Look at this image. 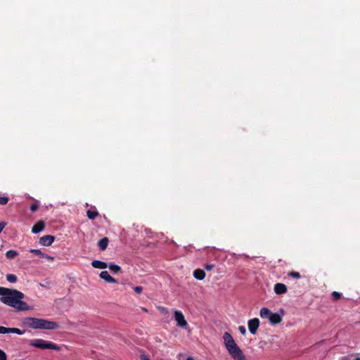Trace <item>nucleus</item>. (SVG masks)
<instances>
[{
	"label": "nucleus",
	"mask_w": 360,
	"mask_h": 360,
	"mask_svg": "<svg viewBox=\"0 0 360 360\" xmlns=\"http://www.w3.org/2000/svg\"><path fill=\"white\" fill-rule=\"evenodd\" d=\"M0 300L4 304L13 307L18 311L32 310V307L22 301L25 295L15 289L0 287Z\"/></svg>",
	"instance_id": "1"
},
{
	"label": "nucleus",
	"mask_w": 360,
	"mask_h": 360,
	"mask_svg": "<svg viewBox=\"0 0 360 360\" xmlns=\"http://www.w3.org/2000/svg\"><path fill=\"white\" fill-rule=\"evenodd\" d=\"M22 323L32 329L55 330L59 328V324L55 321L34 317L25 318Z\"/></svg>",
	"instance_id": "2"
},
{
	"label": "nucleus",
	"mask_w": 360,
	"mask_h": 360,
	"mask_svg": "<svg viewBox=\"0 0 360 360\" xmlns=\"http://www.w3.org/2000/svg\"><path fill=\"white\" fill-rule=\"evenodd\" d=\"M224 345L234 360H246V357L243 351L237 345L231 335L225 332L223 335Z\"/></svg>",
	"instance_id": "3"
},
{
	"label": "nucleus",
	"mask_w": 360,
	"mask_h": 360,
	"mask_svg": "<svg viewBox=\"0 0 360 360\" xmlns=\"http://www.w3.org/2000/svg\"><path fill=\"white\" fill-rule=\"evenodd\" d=\"M30 345L42 349H54L59 351L61 349L60 347L56 344L42 339L32 340L30 342Z\"/></svg>",
	"instance_id": "4"
},
{
	"label": "nucleus",
	"mask_w": 360,
	"mask_h": 360,
	"mask_svg": "<svg viewBox=\"0 0 360 360\" xmlns=\"http://www.w3.org/2000/svg\"><path fill=\"white\" fill-rule=\"evenodd\" d=\"M174 319L177 323V326L182 328H186L188 326V323L186 320L185 319V317L183 314V313L177 309H174Z\"/></svg>",
	"instance_id": "5"
},
{
	"label": "nucleus",
	"mask_w": 360,
	"mask_h": 360,
	"mask_svg": "<svg viewBox=\"0 0 360 360\" xmlns=\"http://www.w3.org/2000/svg\"><path fill=\"white\" fill-rule=\"evenodd\" d=\"M248 325L250 332L255 335L259 326V320L257 318L250 319L248 321Z\"/></svg>",
	"instance_id": "6"
},
{
	"label": "nucleus",
	"mask_w": 360,
	"mask_h": 360,
	"mask_svg": "<svg viewBox=\"0 0 360 360\" xmlns=\"http://www.w3.org/2000/svg\"><path fill=\"white\" fill-rule=\"evenodd\" d=\"M53 241L54 237L50 235L44 236L39 240V243L44 246L51 245Z\"/></svg>",
	"instance_id": "7"
},
{
	"label": "nucleus",
	"mask_w": 360,
	"mask_h": 360,
	"mask_svg": "<svg viewBox=\"0 0 360 360\" xmlns=\"http://www.w3.org/2000/svg\"><path fill=\"white\" fill-rule=\"evenodd\" d=\"M100 277L107 283H115L116 280L112 278L107 271H103L100 273Z\"/></svg>",
	"instance_id": "8"
},
{
	"label": "nucleus",
	"mask_w": 360,
	"mask_h": 360,
	"mask_svg": "<svg viewBox=\"0 0 360 360\" xmlns=\"http://www.w3.org/2000/svg\"><path fill=\"white\" fill-rule=\"evenodd\" d=\"M274 291L276 294H283L287 292V287L283 283H276L274 285Z\"/></svg>",
	"instance_id": "9"
},
{
	"label": "nucleus",
	"mask_w": 360,
	"mask_h": 360,
	"mask_svg": "<svg viewBox=\"0 0 360 360\" xmlns=\"http://www.w3.org/2000/svg\"><path fill=\"white\" fill-rule=\"evenodd\" d=\"M272 313L273 312L271 311L268 308L263 307L260 309L259 314L262 319H266L269 320Z\"/></svg>",
	"instance_id": "10"
},
{
	"label": "nucleus",
	"mask_w": 360,
	"mask_h": 360,
	"mask_svg": "<svg viewBox=\"0 0 360 360\" xmlns=\"http://www.w3.org/2000/svg\"><path fill=\"white\" fill-rule=\"evenodd\" d=\"M44 229V223L42 221H39L33 226V227L32 229V231L34 233H39L40 231H43Z\"/></svg>",
	"instance_id": "11"
},
{
	"label": "nucleus",
	"mask_w": 360,
	"mask_h": 360,
	"mask_svg": "<svg viewBox=\"0 0 360 360\" xmlns=\"http://www.w3.org/2000/svg\"><path fill=\"white\" fill-rule=\"evenodd\" d=\"M282 321V317L277 313H272L269 321L271 324L275 325L280 323Z\"/></svg>",
	"instance_id": "12"
},
{
	"label": "nucleus",
	"mask_w": 360,
	"mask_h": 360,
	"mask_svg": "<svg viewBox=\"0 0 360 360\" xmlns=\"http://www.w3.org/2000/svg\"><path fill=\"white\" fill-rule=\"evenodd\" d=\"M193 276L196 279L201 281L205 278V273L203 270L198 269L193 271Z\"/></svg>",
	"instance_id": "13"
},
{
	"label": "nucleus",
	"mask_w": 360,
	"mask_h": 360,
	"mask_svg": "<svg viewBox=\"0 0 360 360\" xmlns=\"http://www.w3.org/2000/svg\"><path fill=\"white\" fill-rule=\"evenodd\" d=\"M91 264L94 268L96 269H103L108 267V264L105 262L99 260L93 261Z\"/></svg>",
	"instance_id": "14"
},
{
	"label": "nucleus",
	"mask_w": 360,
	"mask_h": 360,
	"mask_svg": "<svg viewBox=\"0 0 360 360\" xmlns=\"http://www.w3.org/2000/svg\"><path fill=\"white\" fill-rule=\"evenodd\" d=\"M108 244V239L107 238H103L98 242V246L101 250H104L106 249Z\"/></svg>",
	"instance_id": "15"
},
{
	"label": "nucleus",
	"mask_w": 360,
	"mask_h": 360,
	"mask_svg": "<svg viewBox=\"0 0 360 360\" xmlns=\"http://www.w3.org/2000/svg\"><path fill=\"white\" fill-rule=\"evenodd\" d=\"M18 255L17 251L13 250H8L6 253V257L10 259L15 258Z\"/></svg>",
	"instance_id": "16"
},
{
	"label": "nucleus",
	"mask_w": 360,
	"mask_h": 360,
	"mask_svg": "<svg viewBox=\"0 0 360 360\" xmlns=\"http://www.w3.org/2000/svg\"><path fill=\"white\" fill-rule=\"evenodd\" d=\"M108 267L110 269V271H112L114 273H117L120 271V267L115 264H110L108 265Z\"/></svg>",
	"instance_id": "17"
},
{
	"label": "nucleus",
	"mask_w": 360,
	"mask_h": 360,
	"mask_svg": "<svg viewBox=\"0 0 360 360\" xmlns=\"http://www.w3.org/2000/svg\"><path fill=\"white\" fill-rule=\"evenodd\" d=\"M6 280L11 283H15L17 281V276L15 274H9L6 275Z\"/></svg>",
	"instance_id": "18"
},
{
	"label": "nucleus",
	"mask_w": 360,
	"mask_h": 360,
	"mask_svg": "<svg viewBox=\"0 0 360 360\" xmlns=\"http://www.w3.org/2000/svg\"><path fill=\"white\" fill-rule=\"evenodd\" d=\"M86 214H87V217L90 219H95L98 214V213L96 211H92V210H88Z\"/></svg>",
	"instance_id": "19"
},
{
	"label": "nucleus",
	"mask_w": 360,
	"mask_h": 360,
	"mask_svg": "<svg viewBox=\"0 0 360 360\" xmlns=\"http://www.w3.org/2000/svg\"><path fill=\"white\" fill-rule=\"evenodd\" d=\"M16 333L18 335H22V334H24L25 331L21 330L20 329L17 328H10L9 333Z\"/></svg>",
	"instance_id": "20"
},
{
	"label": "nucleus",
	"mask_w": 360,
	"mask_h": 360,
	"mask_svg": "<svg viewBox=\"0 0 360 360\" xmlns=\"http://www.w3.org/2000/svg\"><path fill=\"white\" fill-rule=\"evenodd\" d=\"M30 252L41 257H43L44 256V253L41 252V251L39 250L31 249L30 250Z\"/></svg>",
	"instance_id": "21"
},
{
	"label": "nucleus",
	"mask_w": 360,
	"mask_h": 360,
	"mask_svg": "<svg viewBox=\"0 0 360 360\" xmlns=\"http://www.w3.org/2000/svg\"><path fill=\"white\" fill-rule=\"evenodd\" d=\"M9 330H10V328L0 326V333H1V334L9 333Z\"/></svg>",
	"instance_id": "22"
},
{
	"label": "nucleus",
	"mask_w": 360,
	"mask_h": 360,
	"mask_svg": "<svg viewBox=\"0 0 360 360\" xmlns=\"http://www.w3.org/2000/svg\"><path fill=\"white\" fill-rule=\"evenodd\" d=\"M8 201V198L7 197H0V204L6 205Z\"/></svg>",
	"instance_id": "23"
},
{
	"label": "nucleus",
	"mask_w": 360,
	"mask_h": 360,
	"mask_svg": "<svg viewBox=\"0 0 360 360\" xmlns=\"http://www.w3.org/2000/svg\"><path fill=\"white\" fill-rule=\"evenodd\" d=\"M289 275L295 278H300V274L298 272L292 271L289 274Z\"/></svg>",
	"instance_id": "24"
},
{
	"label": "nucleus",
	"mask_w": 360,
	"mask_h": 360,
	"mask_svg": "<svg viewBox=\"0 0 360 360\" xmlns=\"http://www.w3.org/2000/svg\"><path fill=\"white\" fill-rule=\"evenodd\" d=\"M0 360H6V354L1 349H0Z\"/></svg>",
	"instance_id": "25"
},
{
	"label": "nucleus",
	"mask_w": 360,
	"mask_h": 360,
	"mask_svg": "<svg viewBox=\"0 0 360 360\" xmlns=\"http://www.w3.org/2000/svg\"><path fill=\"white\" fill-rule=\"evenodd\" d=\"M238 330L240 331V333L242 334V335H245L246 334V328H245V326H240L238 327Z\"/></svg>",
	"instance_id": "26"
},
{
	"label": "nucleus",
	"mask_w": 360,
	"mask_h": 360,
	"mask_svg": "<svg viewBox=\"0 0 360 360\" xmlns=\"http://www.w3.org/2000/svg\"><path fill=\"white\" fill-rule=\"evenodd\" d=\"M134 290L136 293H141L143 291V288L141 286H136Z\"/></svg>",
	"instance_id": "27"
},
{
	"label": "nucleus",
	"mask_w": 360,
	"mask_h": 360,
	"mask_svg": "<svg viewBox=\"0 0 360 360\" xmlns=\"http://www.w3.org/2000/svg\"><path fill=\"white\" fill-rule=\"evenodd\" d=\"M332 295L335 300H338L340 297V294L335 291L333 292Z\"/></svg>",
	"instance_id": "28"
},
{
	"label": "nucleus",
	"mask_w": 360,
	"mask_h": 360,
	"mask_svg": "<svg viewBox=\"0 0 360 360\" xmlns=\"http://www.w3.org/2000/svg\"><path fill=\"white\" fill-rule=\"evenodd\" d=\"M214 267V264H206L205 266V269H207V270H209V271L213 269Z\"/></svg>",
	"instance_id": "29"
},
{
	"label": "nucleus",
	"mask_w": 360,
	"mask_h": 360,
	"mask_svg": "<svg viewBox=\"0 0 360 360\" xmlns=\"http://www.w3.org/2000/svg\"><path fill=\"white\" fill-rule=\"evenodd\" d=\"M43 258H46V259H48L50 262H53V259H54L53 257L49 256V255H46V254H44V256L43 257Z\"/></svg>",
	"instance_id": "30"
},
{
	"label": "nucleus",
	"mask_w": 360,
	"mask_h": 360,
	"mask_svg": "<svg viewBox=\"0 0 360 360\" xmlns=\"http://www.w3.org/2000/svg\"><path fill=\"white\" fill-rule=\"evenodd\" d=\"M6 225V222H4V221L0 222V233H1V231H3V229H4Z\"/></svg>",
	"instance_id": "31"
},
{
	"label": "nucleus",
	"mask_w": 360,
	"mask_h": 360,
	"mask_svg": "<svg viewBox=\"0 0 360 360\" xmlns=\"http://www.w3.org/2000/svg\"><path fill=\"white\" fill-rule=\"evenodd\" d=\"M38 209V205H36V204H33L31 205L30 207V210L32 211V212H34L36 211Z\"/></svg>",
	"instance_id": "32"
},
{
	"label": "nucleus",
	"mask_w": 360,
	"mask_h": 360,
	"mask_svg": "<svg viewBox=\"0 0 360 360\" xmlns=\"http://www.w3.org/2000/svg\"><path fill=\"white\" fill-rule=\"evenodd\" d=\"M158 309H159L161 311H162V312H164V313H165V314H167V313L168 312L167 309L166 308H165V307H158Z\"/></svg>",
	"instance_id": "33"
},
{
	"label": "nucleus",
	"mask_w": 360,
	"mask_h": 360,
	"mask_svg": "<svg viewBox=\"0 0 360 360\" xmlns=\"http://www.w3.org/2000/svg\"><path fill=\"white\" fill-rule=\"evenodd\" d=\"M141 360H150L145 355H141Z\"/></svg>",
	"instance_id": "34"
},
{
	"label": "nucleus",
	"mask_w": 360,
	"mask_h": 360,
	"mask_svg": "<svg viewBox=\"0 0 360 360\" xmlns=\"http://www.w3.org/2000/svg\"><path fill=\"white\" fill-rule=\"evenodd\" d=\"M141 310L143 311V312H148V310L145 307H141Z\"/></svg>",
	"instance_id": "35"
},
{
	"label": "nucleus",
	"mask_w": 360,
	"mask_h": 360,
	"mask_svg": "<svg viewBox=\"0 0 360 360\" xmlns=\"http://www.w3.org/2000/svg\"><path fill=\"white\" fill-rule=\"evenodd\" d=\"M186 360H195V359L192 356H188Z\"/></svg>",
	"instance_id": "36"
},
{
	"label": "nucleus",
	"mask_w": 360,
	"mask_h": 360,
	"mask_svg": "<svg viewBox=\"0 0 360 360\" xmlns=\"http://www.w3.org/2000/svg\"><path fill=\"white\" fill-rule=\"evenodd\" d=\"M355 360H360V357L355 359Z\"/></svg>",
	"instance_id": "37"
}]
</instances>
